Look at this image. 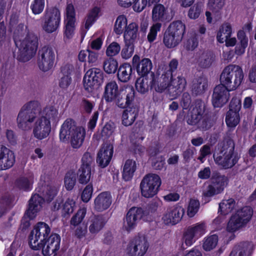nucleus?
<instances>
[{
    "instance_id": "obj_38",
    "label": "nucleus",
    "mask_w": 256,
    "mask_h": 256,
    "mask_svg": "<svg viewBox=\"0 0 256 256\" xmlns=\"http://www.w3.org/2000/svg\"><path fill=\"white\" fill-rule=\"evenodd\" d=\"M118 62L113 58H107L103 62V68L108 74H114L117 70Z\"/></svg>"
},
{
    "instance_id": "obj_3",
    "label": "nucleus",
    "mask_w": 256,
    "mask_h": 256,
    "mask_svg": "<svg viewBox=\"0 0 256 256\" xmlns=\"http://www.w3.org/2000/svg\"><path fill=\"white\" fill-rule=\"evenodd\" d=\"M85 134L84 128L76 126L74 121L67 119L61 126L59 136L61 142H64L70 140L72 146L78 148L84 142Z\"/></svg>"
},
{
    "instance_id": "obj_56",
    "label": "nucleus",
    "mask_w": 256,
    "mask_h": 256,
    "mask_svg": "<svg viewBox=\"0 0 256 256\" xmlns=\"http://www.w3.org/2000/svg\"><path fill=\"white\" fill-rule=\"evenodd\" d=\"M202 10V5L197 3L192 6L188 12V16L191 19L198 18Z\"/></svg>"
},
{
    "instance_id": "obj_30",
    "label": "nucleus",
    "mask_w": 256,
    "mask_h": 256,
    "mask_svg": "<svg viewBox=\"0 0 256 256\" xmlns=\"http://www.w3.org/2000/svg\"><path fill=\"white\" fill-rule=\"evenodd\" d=\"M136 164L134 160H128L126 161L122 170V178L126 181L130 180L136 170Z\"/></svg>"
},
{
    "instance_id": "obj_50",
    "label": "nucleus",
    "mask_w": 256,
    "mask_h": 256,
    "mask_svg": "<svg viewBox=\"0 0 256 256\" xmlns=\"http://www.w3.org/2000/svg\"><path fill=\"white\" fill-rule=\"evenodd\" d=\"M213 62V56L208 53L202 54L198 60V64L203 68L209 67L211 66Z\"/></svg>"
},
{
    "instance_id": "obj_11",
    "label": "nucleus",
    "mask_w": 256,
    "mask_h": 256,
    "mask_svg": "<svg viewBox=\"0 0 256 256\" xmlns=\"http://www.w3.org/2000/svg\"><path fill=\"white\" fill-rule=\"evenodd\" d=\"M161 184V178L158 175L155 174H146L140 184L142 196L146 198L153 197L158 192Z\"/></svg>"
},
{
    "instance_id": "obj_26",
    "label": "nucleus",
    "mask_w": 256,
    "mask_h": 256,
    "mask_svg": "<svg viewBox=\"0 0 256 256\" xmlns=\"http://www.w3.org/2000/svg\"><path fill=\"white\" fill-rule=\"evenodd\" d=\"M124 34V44H135L138 37V26L135 22H130Z\"/></svg>"
},
{
    "instance_id": "obj_32",
    "label": "nucleus",
    "mask_w": 256,
    "mask_h": 256,
    "mask_svg": "<svg viewBox=\"0 0 256 256\" xmlns=\"http://www.w3.org/2000/svg\"><path fill=\"white\" fill-rule=\"evenodd\" d=\"M100 16V8L96 6L90 9L88 12L84 21L85 28L88 30Z\"/></svg>"
},
{
    "instance_id": "obj_6",
    "label": "nucleus",
    "mask_w": 256,
    "mask_h": 256,
    "mask_svg": "<svg viewBox=\"0 0 256 256\" xmlns=\"http://www.w3.org/2000/svg\"><path fill=\"white\" fill-rule=\"evenodd\" d=\"M244 74L242 68L236 64H229L223 70L220 82L230 90L238 88L244 81Z\"/></svg>"
},
{
    "instance_id": "obj_15",
    "label": "nucleus",
    "mask_w": 256,
    "mask_h": 256,
    "mask_svg": "<svg viewBox=\"0 0 256 256\" xmlns=\"http://www.w3.org/2000/svg\"><path fill=\"white\" fill-rule=\"evenodd\" d=\"M148 248V243L144 236H136L127 244L125 252L128 256H144Z\"/></svg>"
},
{
    "instance_id": "obj_21",
    "label": "nucleus",
    "mask_w": 256,
    "mask_h": 256,
    "mask_svg": "<svg viewBox=\"0 0 256 256\" xmlns=\"http://www.w3.org/2000/svg\"><path fill=\"white\" fill-rule=\"evenodd\" d=\"M60 237L56 234H51L42 246V252L44 256H50L60 248Z\"/></svg>"
},
{
    "instance_id": "obj_24",
    "label": "nucleus",
    "mask_w": 256,
    "mask_h": 256,
    "mask_svg": "<svg viewBox=\"0 0 256 256\" xmlns=\"http://www.w3.org/2000/svg\"><path fill=\"white\" fill-rule=\"evenodd\" d=\"M112 202V196L108 192L98 194L94 200V209L97 212H102L107 210Z\"/></svg>"
},
{
    "instance_id": "obj_52",
    "label": "nucleus",
    "mask_w": 256,
    "mask_h": 256,
    "mask_svg": "<svg viewBox=\"0 0 256 256\" xmlns=\"http://www.w3.org/2000/svg\"><path fill=\"white\" fill-rule=\"evenodd\" d=\"M45 6L44 0H34L30 5V8L34 14H39L42 12Z\"/></svg>"
},
{
    "instance_id": "obj_61",
    "label": "nucleus",
    "mask_w": 256,
    "mask_h": 256,
    "mask_svg": "<svg viewBox=\"0 0 256 256\" xmlns=\"http://www.w3.org/2000/svg\"><path fill=\"white\" fill-rule=\"evenodd\" d=\"M202 110H199L197 108H194L192 112L190 118L188 120V123L190 125L196 124L202 118Z\"/></svg>"
},
{
    "instance_id": "obj_31",
    "label": "nucleus",
    "mask_w": 256,
    "mask_h": 256,
    "mask_svg": "<svg viewBox=\"0 0 256 256\" xmlns=\"http://www.w3.org/2000/svg\"><path fill=\"white\" fill-rule=\"evenodd\" d=\"M232 33L231 24L224 22L220 26L217 32L216 40L220 43H224L228 38H230Z\"/></svg>"
},
{
    "instance_id": "obj_36",
    "label": "nucleus",
    "mask_w": 256,
    "mask_h": 256,
    "mask_svg": "<svg viewBox=\"0 0 256 256\" xmlns=\"http://www.w3.org/2000/svg\"><path fill=\"white\" fill-rule=\"evenodd\" d=\"M187 228L197 238L201 237L206 232V226L204 222H200L192 224Z\"/></svg>"
},
{
    "instance_id": "obj_13",
    "label": "nucleus",
    "mask_w": 256,
    "mask_h": 256,
    "mask_svg": "<svg viewBox=\"0 0 256 256\" xmlns=\"http://www.w3.org/2000/svg\"><path fill=\"white\" fill-rule=\"evenodd\" d=\"M42 26L44 30L48 33L55 32L58 28L60 22V10L54 8L46 10L42 18Z\"/></svg>"
},
{
    "instance_id": "obj_37",
    "label": "nucleus",
    "mask_w": 256,
    "mask_h": 256,
    "mask_svg": "<svg viewBox=\"0 0 256 256\" xmlns=\"http://www.w3.org/2000/svg\"><path fill=\"white\" fill-rule=\"evenodd\" d=\"M238 38L240 41V44L236 47L235 52L236 54L240 56L244 53L245 48L248 46V39L246 38L243 30H240L238 32Z\"/></svg>"
},
{
    "instance_id": "obj_14",
    "label": "nucleus",
    "mask_w": 256,
    "mask_h": 256,
    "mask_svg": "<svg viewBox=\"0 0 256 256\" xmlns=\"http://www.w3.org/2000/svg\"><path fill=\"white\" fill-rule=\"evenodd\" d=\"M64 24V40L65 42H68L74 34L76 26V11L72 4L66 6Z\"/></svg>"
},
{
    "instance_id": "obj_54",
    "label": "nucleus",
    "mask_w": 256,
    "mask_h": 256,
    "mask_svg": "<svg viewBox=\"0 0 256 256\" xmlns=\"http://www.w3.org/2000/svg\"><path fill=\"white\" fill-rule=\"evenodd\" d=\"M70 228L73 230L74 236L79 238L85 236L87 233V226L84 224L76 226H70Z\"/></svg>"
},
{
    "instance_id": "obj_19",
    "label": "nucleus",
    "mask_w": 256,
    "mask_h": 256,
    "mask_svg": "<svg viewBox=\"0 0 256 256\" xmlns=\"http://www.w3.org/2000/svg\"><path fill=\"white\" fill-rule=\"evenodd\" d=\"M102 78V73L97 68H92L88 70L84 78V86L88 92H90L98 86Z\"/></svg>"
},
{
    "instance_id": "obj_27",
    "label": "nucleus",
    "mask_w": 256,
    "mask_h": 256,
    "mask_svg": "<svg viewBox=\"0 0 256 256\" xmlns=\"http://www.w3.org/2000/svg\"><path fill=\"white\" fill-rule=\"evenodd\" d=\"M152 14L153 21L164 22L168 16V8L162 4H156L152 8Z\"/></svg>"
},
{
    "instance_id": "obj_46",
    "label": "nucleus",
    "mask_w": 256,
    "mask_h": 256,
    "mask_svg": "<svg viewBox=\"0 0 256 256\" xmlns=\"http://www.w3.org/2000/svg\"><path fill=\"white\" fill-rule=\"evenodd\" d=\"M150 86L149 80L144 76H142L138 78L136 82V90L142 94L148 92Z\"/></svg>"
},
{
    "instance_id": "obj_40",
    "label": "nucleus",
    "mask_w": 256,
    "mask_h": 256,
    "mask_svg": "<svg viewBox=\"0 0 256 256\" xmlns=\"http://www.w3.org/2000/svg\"><path fill=\"white\" fill-rule=\"evenodd\" d=\"M218 242V236L216 234L208 236L203 240V248L206 251H210L216 247Z\"/></svg>"
},
{
    "instance_id": "obj_33",
    "label": "nucleus",
    "mask_w": 256,
    "mask_h": 256,
    "mask_svg": "<svg viewBox=\"0 0 256 256\" xmlns=\"http://www.w3.org/2000/svg\"><path fill=\"white\" fill-rule=\"evenodd\" d=\"M132 68L128 64H124L120 66L118 73V77L122 82H127L132 76Z\"/></svg>"
},
{
    "instance_id": "obj_16",
    "label": "nucleus",
    "mask_w": 256,
    "mask_h": 256,
    "mask_svg": "<svg viewBox=\"0 0 256 256\" xmlns=\"http://www.w3.org/2000/svg\"><path fill=\"white\" fill-rule=\"evenodd\" d=\"M144 214V212L142 208L132 207L130 208L124 218L123 230L127 232L134 230Z\"/></svg>"
},
{
    "instance_id": "obj_43",
    "label": "nucleus",
    "mask_w": 256,
    "mask_h": 256,
    "mask_svg": "<svg viewBox=\"0 0 256 256\" xmlns=\"http://www.w3.org/2000/svg\"><path fill=\"white\" fill-rule=\"evenodd\" d=\"M235 206L234 199L224 200L219 204V209L224 214H226L231 212Z\"/></svg>"
},
{
    "instance_id": "obj_25",
    "label": "nucleus",
    "mask_w": 256,
    "mask_h": 256,
    "mask_svg": "<svg viewBox=\"0 0 256 256\" xmlns=\"http://www.w3.org/2000/svg\"><path fill=\"white\" fill-rule=\"evenodd\" d=\"M132 64L136 66L138 74L144 76L151 70L152 66L151 60L148 58H144L140 61V56L135 54L132 58Z\"/></svg>"
},
{
    "instance_id": "obj_48",
    "label": "nucleus",
    "mask_w": 256,
    "mask_h": 256,
    "mask_svg": "<svg viewBox=\"0 0 256 256\" xmlns=\"http://www.w3.org/2000/svg\"><path fill=\"white\" fill-rule=\"evenodd\" d=\"M92 170L86 168L80 167L78 170V180L80 184H86L88 182L91 178Z\"/></svg>"
},
{
    "instance_id": "obj_49",
    "label": "nucleus",
    "mask_w": 256,
    "mask_h": 256,
    "mask_svg": "<svg viewBox=\"0 0 256 256\" xmlns=\"http://www.w3.org/2000/svg\"><path fill=\"white\" fill-rule=\"evenodd\" d=\"M76 206L75 200L74 197H68L62 205V210L64 214H72Z\"/></svg>"
},
{
    "instance_id": "obj_5",
    "label": "nucleus",
    "mask_w": 256,
    "mask_h": 256,
    "mask_svg": "<svg viewBox=\"0 0 256 256\" xmlns=\"http://www.w3.org/2000/svg\"><path fill=\"white\" fill-rule=\"evenodd\" d=\"M234 144L232 140L220 144L214 154L215 162L225 169L232 167L238 160L237 154L234 152Z\"/></svg>"
},
{
    "instance_id": "obj_41",
    "label": "nucleus",
    "mask_w": 256,
    "mask_h": 256,
    "mask_svg": "<svg viewBox=\"0 0 256 256\" xmlns=\"http://www.w3.org/2000/svg\"><path fill=\"white\" fill-rule=\"evenodd\" d=\"M226 122L228 126H236L240 122L239 112L229 110L226 116Z\"/></svg>"
},
{
    "instance_id": "obj_10",
    "label": "nucleus",
    "mask_w": 256,
    "mask_h": 256,
    "mask_svg": "<svg viewBox=\"0 0 256 256\" xmlns=\"http://www.w3.org/2000/svg\"><path fill=\"white\" fill-rule=\"evenodd\" d=\"M50 232V228L48 224L43 222L38 223L29 236L30 247L34 250L41 249Z\"/></svg>"
},
{
    "instance_id": "obj_62",
    "label": "nucleus",
    "mask_w": 256,
    "mask_h": 256,
    "mask_svg": "<svg viewBox=\"0 0 256 256\" xmlns=\"http://www.w3.org/2000/svg\"><path fill=\"white\" fill-rule=\"evenodd\" d=\"M93 192L92 186L91 184L87 185L83 190L82 194V200L84 202H88L92 198Z\"/></svg>"
},
{
    "instance_id": "obj_57",
    "label": "nucleus",
    "mask_w": 256,
    "mask_h": 256,
    "mask_svg": "<svg viewBox=\"0 0 256 256\" xmlns=\"http://www.w3.org/2000/svg\"><path fill=\"white\" fill-rule=\"evenodd\" d=\"M207 86L206 80L204 78H200L194 84V90L196 94H201L205 91Z\"/></svg>"
},
{
    "instance_id": "obj_23",
    "label": "nucleus",
    "mask_w": 256,
    "mask_h": 256,
    "mask_svg": "<svg viewBox=\"0 0 256 256\" xmlns=\"http://www.w3.org/2000/svg\"><path fill=\"white\" fill-rule=\"evenodd\" d=\"M113 146L104 144L98 154L96 162L102 168L106 167L110 162L113 154Z\"/></svg>"
},
{
    "instance_id": "obj_2",
    "label": "nucleus",
    "mask_w": 256,
    "mask_h": 256,
    "mask_svg": "<svg viewBox=\"0 0 256 256\" xmlns=\"http://www.w3.org/2000/svg\"><path fill=\"white\" fill-rule=\"evenodd\" d=\"M103 98L106 102H114L118 107L124 108L134 100V90L130 86L119 89L117 83L112 80L106 84Z\"/></svg>"
},
{
    "instance_id": "obj_51",
    "label": "nucleus",
    "mask_w": 256,
    "mask_h": 256,
    "mask_svg": "<svg viewBox=\"0 0 256 256\" xmlns=\"http://www.w3.org/2000/svg\"><path fill=\"white\" fill-rule=\"evenodd\" d=\"M134 44H124V46L122 48L120 56L124 60H126L130 58L134 54Z\"/></svg>"
},
{
    "instance_id": "obj_34",
    "label": "nucleus",
    "mask_w": 256,
    "mask_h": 256,
    "mask_svg": "<svg viewBox=\"0 0 256 256\" xmlns=\"http://www.w3.org/2000/svg\"><path fill=\"white\" fill-rule=\"evenodd\" d=\"M128 27V19L126 17L122 14L118 16L116 18L114 31L117 35L122 34Z\"/></svg>"
},
{
    "instance_id": "obj_44",
    "label": "nucleus",
    "mask_w": 256,
    "mask_h": 256,
    "mask_svg": "<svg viewBox=\"0 0 256 256\" xmlns=\"http://www.w3.org/2000/svg\"><path fill=\"white\" fill-rule=\"evenodd\" d=\"M76 176L74 172H68L64 178V185L66 188L68 190H72L76 184Z\"/></svg>"
},
{
    "instance_id": "obj_63",
    "label": "nucleus",
    "mask_w": 256,
    "mask_h": 256,
    "mask_svg": "<svg viewBox=\"0 0 256 256\" xmlns=\"http://www.w3.org/2000/svg\"><path fill=\"white\" fill-rule=\"evenodd\" d=\"M248 249L240 246H236L230 252L229 256H248Z\"/></svg>"
},
{
    "instance_id": "obj_28",
    "label": "nucleus",
    "mask_w": 256,
    "mask_h": 256,
    "mask_svg": "<svg viewBox=\"0 0 256 256\" xmlns=\"http://www.w3.org/2000/svg\"><path fill=\"white\" fill-rule=\"evenodd\" d=\"M14 162L15 156L14 152L4 146L0 166V170L10 168L14 165Z\"/></svg>"
},
{
    "instance_id": "obj_64",
    "label": "nucleus",
    "mask_w": 256,
    "mask_h": 256,
    "mask_svg": "<svg viewBox=\"0 0 256 256\" xmlns=\"http://www.w3.org/2000/svg\"><path fill=\"white\" fill-rule=\"evenodd\" d=\"M198 46V38L194 36L190 38L184 44V48L188 50H194Z\"/></svg>"
},
{
    "instance_id": "obj_7",
    "label": "nucleus",
    "mask_w": 256,
    "mask_h": 256,
    "mask_svg": "<svg viewBox=\"0 0 256 256\" xmlns=\"http://www.w3.org/2000/svg\"><path fill=\"white\" fill-rule=\"evenodd\" d=\"M185 25L180 20L172 22L165 32L163 43L168 48L176 46L182 41L185 32Z\"/></svg>"
},
{
    "instance_id": "obj_59",
    "label": "nucleus",
    "mask_w": 256,
    "mask_h": 256,
    "mask_svg": "<svg viewBox=\"0 0 256 256\" xmlns=\"http://www.w3.org/2000/svg\"><path fill=\"white\" fill-rule=\"evenodd\" d=\"M196 239V237L187 228L185 230L183 234L182 242L186 246H192Z\"/></svg>"
},
{
    "instance_id": "obj_22",
    "label": "nucleus",
    "mask_w": 256,
    "mask_h": 256,
    "mask_svg": "<svg viewBox=\"0 0 256 256\" xmlns=\"http://www.w3.org/2000/svg\"><path fill=\"white\" fill-rule=\"evenodd\" d=\"M44 202V198L38 194L32 195L29 200L28 208L26 212L25 216L30 220L35 218L41 210Z\"/></svg>"
},
{
    "instance_id": "obj_17",
    "label": "nucleus",
    "mask_w": 256,
    "mask_h": 256,
    "mask_svg": "<svg viewBox=\"0 0 256 256\" xmlns=\"http://www.w3.org/2000/svg\"><path fill=\"white\" fill-rule=\"evenodd\" d=\"M226 180L224 176L218 174L214 176L211 179L212 184L204 190L203 195L210 197L222 192L224 190Z\"/></svg>"
},
{
    "instance_id": "obj_29",
    "label": "nucleus",
    "mask_w": 256,
    "mask_h": 256,
    "mask_svg": "<svg viewBox=\"0 0 256 256\" xmlns=\"http://www.w3.org/2000/svg\"><path fill=\"white\" fill-rule=\"evenodd\" d=\"M89 231L92 234H96L104 227V222L102 216L92 215L88 220Z\"/></svg>"
},
{
    "instance_id": "obj_8",
    "label": "nucleus",
    "mask_w": 256,
    "mask_h": 256,
    "mask_svg": "<svg viewBox=\"0 0 256 256\" xmlns=\"http://www.w3.org/2000/svg\"><path fill=\"white\" fill-rule=\"evenodd\" d=\"M38 46V37L34 34H28L19 44L17 59L22 62L28 61L36 54Z\"/></svg>"
},
{
    "instance_id": "obj_18",
    "label": "nucleus",
    "mask_w": 256,
    "mask_h": 256,
    "mask_svg": "<svg viewBox=\"0 0 256 256\" xmlns=\"http://www.w3.org/2000/svg\"><path fill=\"white\" fill-rule=\"evenodd\" d=\"M184 214V210L181 206L176 205L167 209L162 218L164 224L173 226L178 223Z\"/></svg>"
},
{
    "instance_id": "obj_47",
    "label": "nucleus",
    "mask_w": 256,
    "mask_h": 256,
    "mask_svg": "<svg viewBox=\"0 0 256 256\" xmlns=\"http://www.w3.org/2000/svg\"><path fill=\"white\" fill-rule=\"evenodd\" d=\"M33 179L32 176L21 177L16 180V185L20 189L28 190L30 188L33 182Z\"/></svg>"
},
{
    "instance_id": "obj_9",
    "label": "nucleus",
    "mask_w": 256,
    "mask_h": 256,
    "mask_svg": "<svg viewBox=\"0 0 256 256\" xmlns=\"http://www.w3.org/2000/svg\"><path fill=\"white\" fill-rule=\"evenodd\" d=\"M253 210L250 206H245L232 215L229 220L227 226V232L230 233L240 230L244 227L250 220Z\"/></svg>"
},
{
    "instance_id": "obj_60",
    "label": "nucleus",
    "mask_w": 256,
    "mask_h": 256,
    "mask_svg": "<svg viewBox=\"0 0 256 256\" xmlns=\"http://www.w3.org/2000/svg\"><path fill=\"white\" fill-rule=\"evenodd\" d=\"M82 164L80 167L86 168L92 170L94 163V158L90 153L86 152L82 157Z\"/></svg>"
},
{
    "instance_id": "obj_4",
    "label": "nucleus",
    "mask_w": 256,
    "mask_h": 256,
    "mask_svg": "<svg viewBox=\"0 0 256 256\" xmlns=\"http://www.w3.org/2000/svg\"><path fill=\"white\" fill-rule=\"evenodd\" d=\"M186 84L184 77L180 76L174 78L171 72H168L162 74L155 89L158 92L167 89L170 96L175 98L184 90Z\"/></svg>"
},
{
    "instance_id": "obj_55",
    "label": "nucleus",
    "mask_w": 256,
    "mask_h": 256,
    "mask_svg": "<svg viewBox=\"0 0 256 256\" xmlns=\"http://www.w3.org/2000/svg\"><path fill=\"white\" fill-rule=\"evenodd\" d=\"M120 46L116 42H112L108 46L106 51V55L110 58L117 55L120 52Z\"/></svg>"
},
{
    "instance_id": "obj_12",
    "label": "nucleus",
    "mask_w": 256,
    "mask_h": 256,
    "mask_svg": "<svg viewBox=\"0 0 256 256\" xmlns=\"http://www.w3.org/2000/svg\"><path fill=\"white\" fill-rule=\"evenodd\" d=\"M56 51L54 48L49 46L42 47L38 52V65L39 68L43 72H48L51 70L54 64Z\"/></svg>"
},
{
    "instance_id": "obj_20",
    "label": "nucleus",
    "mask_w": 256,
    "mask_h": 256,
    "mask_svg": "<svg viewBox=\"0 0 256 256\" xmlns=\"http://www.w3.org/2000/svg\"><path fill=\"white\" fill-rule=\"evenodd\" d=\"M230 91L222 84L216 86L212 96V103L214 107L220 108L226 104L230 98Z\"/></svg>"
},
{
    "instance_id": "obj_1",
    "label": "nucleus",
    "mask_w": 256,
    "mask_h": 256,
    "mask_svg": "<svg viewBox=\"0 0 256 256\" xmlns=\"http://www.w3.org/2000/svg\"><path fill=\"white\" fill-rule=\"evenodd\" d=\"M59 121L58 110L52 106L41 108L37 101H30L22 108L17 118L19 128L30 130L32 125V134L38 140L47 138L52 131V126Z\"/></svg>"
},
{
    "instance_id": "obj_53",
    "label": "nucleus",
    "mask_w": 256,
    "mask_h": 256,
    "mask_svg": "<svg viewBox=\"0 0 256 256\" xmlns=\"http://www.w3.org/2000/svg\"><path fill=\"white\" fill-rule=\"evenodd\" d=\"M200 207V203L196 200L192 199L190 200L187 208V214L192 218L197 213Z\"/></svg>"
},
{
    "instance_id": "obj_39",
    "label": "nucleus",
    "mask_w": 256,
    "mask_h": 256,
    "mask_svg": "<svg viewBox=\"0 0 256 256\" xmlns=\"http://www.w3.org/2000/svg\"><path fill=\"white\" fill-rule=\"evenodd\" d=\"M58 188L53 185H48L42 188V193L44 199L48 201H50L56 195Z\"/></svg>"
},
{
    "instance_id": "obj_42",
    "label": "nucleus",
    "mask_w": 256,
    "mask_h": 256,
    "mask_svg": "<svg viewBox=\"0 0 256 256\" xmlns=\"http://www.w3.org/2000/svg\"><path fill=\"white\" fill-rule=\"evenodd\" d=\"M225 4V0H208V8L214 14H218Z\"/></svg>"
},
{
    "instance_id": "obj_45",
    "label": "nucleus",
    "mask_w": 256,
    "mask_h": 256,
    "mask_svg": "<svg viewBox=\"0 0 256 256\" xmlns=\"http://www.w3.org/2000/svg\"><path fill=\"white\" fill-rule=\"evenodd\" d=\"M86 214V208H80L76 213L72 216L70 220V226H76V225L82 224V222L84 220Z\"/></svg>"
},
{
    "instance_id": "obj_58",
    "label": "nucleus",
    "mask_w": 256,
    "mask_h": 256,
    "mask_svg": "<svg viewBox=\"0 0 256 256\" xmlns=\"http://www.w3.org/2000/svg\"><path fill=\"white\" fill-rule=\"evenodd\" d=\"M161 27L162 24L160 22H156L150 28L147 37L149 42H152L156 40L158 32L160 31Z\"/></svg>"
},
{
    "instance_id": "obj_35",
    "label": "nucleus",
    "mask_w": 256,
    "mask_h": 256,
    "mask_svg": "<svg viewBox=\"0 0 256 256\" xmlns=\"http://www.w3.org/2000/svg\"><path fill=\"white\" fill-rule=\"evenodd\" d=\"M136 108H130L124 110L122 116V122L125 126H129L132 124L137 116Z\"/></svg>"
}]
</instances>
